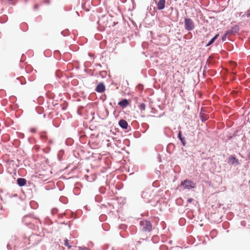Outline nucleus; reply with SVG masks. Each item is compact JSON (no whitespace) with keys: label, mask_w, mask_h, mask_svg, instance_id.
<instances>
[{"label":"nucleus","mask_w":250,"mask_h":250,"mask_svg":"<svg viewBox=\"0 0 250 250\" xmlns=\"http://www.w3.org/2000/svg\"><path fill=\"white\" fill-rule=\"evenodd\" d=\"M140 225L143 231L149 232L151 230L152 225L149 221L147 220L141 221Z\"/></svg>","instance_id":"obj_1"},{"label":"nucleus","mask_w":250,"mask_h":250,"mask_svg":"<svg viewBox=\"0 0 250 250\" xmlns=\"http://www.w3.org/2000/svg\"><path fill=\"white\" fill-rule=\"evenodd\" d=\"M185 29L188 31L192 30L194 28V25L192 20L189 18L185 19Z\"/></svg>","instance_id":"obj_2"},{"label":"nucleus","mask_w":250,"mask_h":250,"mask_svg":"<svg viewBox=\"0 0 250 250\" xmlns=\"http://www.w3.org/2000/svg\"><path fill=\"white\" fill-rule=\"evenodd\" d=\"M181 186H183L185 189H189L195 187V184L191 181L186 180L181 182Z\"/></svg>","instance_id":"obj_3"},{"label":"nucleus","mask_w":250,"mask_h":250,"mask_svg":"<svg viewBox=\"0 0 250 250\" xmlns=\"http://www.w3.org/2000/svg\"><path fill=\"white\" fill-rule=\"evenodd\" d=\"M228 162L231 165H234L235 166L240 164L238 160L233 156H231L229 158Z\"/></svg>","instance_id":"obj_4"},{"label":"nucleus","mask_w":250,"mask_h":250,"mask_svg":"<svg viewBox=\"0 0 250 250\" xmlns=\"http://www.w3.org/2000/svg\"><path fill=\"white\" fill-rule=\"evenodd\" d=\"M239 28L238 26L235 25L234 26L232 27L230 29L227 30L226 32H228V35L233 34L237 33L239 31Z\"/></svg>","instance_id":"obj_5"},{"label":"nucleus","mask_w":250,"mask_h":250,"mask_svg":"<svg viewBox=\"0 0 250 250\" xmlns=\"http://www.w3.org/2000/svg\"><path fill=\"white\" fill-rule=\"evenodd\" d=\"M165 0H159L157 4V9L160 10L164 9L165 6Z\"/></svg>","instance_id":"obj_6"},{"label":"nucleus","mask_w":250,"mask_h":250,"mask_svg":"<svg viewBox=\"0 0 250 250\" xmlns=\"http://www.w3.org/2000/svg\"><path fill=\"white\" fill-rule=\"evenodd\" d=\"M96 90L99 93L103 92L105 90V86L103 83H100L96 86Z\"/></svg>","instance_id":"obj_7"},{"label":"nucleus","mask_w":250,"mask_h":250,"mask_svg":"<svg viewBox=\"0 0 250 250\" xmlns=\"http://www.w3.org/2000/svg\"><path fill=\"white\" fill-rule=\"evenodd\" d=\"M119 125L121 127L124 129H126L128 126L127 122L124 120H121L119 122Z\"/></svg>","instance_id":"obj_8"},{"label":"nucleus","mask_w":250,"mask_h":250,"mask_svg":"<svg viewBox=\"0 0 250 250\" xmlns=\"http://www.w3.org/2000/svg\"><path fill=\"white\" fill-rule=\"evenodd\" d=\"M17 183L21 187L24 186L26 184V181L24 178H20L18 179Z\"/></svg>","instance_id":"obj_9"},{"label":"nucleus","mask_w":250,"mask_h":250,"mask_svg":"<svg viewBox=\"0 0 250 250\" xmlns=\"http://www.w3.org/2000/svg\"><path fill=\"white\" fill-rule=\"evenodd\" d=\"M128 104V103L127 100L126 99H124L119 103V105H120V106H121L123 107H125L127 106Z\"/></svg>","instance_id":"obj_10"},{"label":"nucleus","mask_w":250,"mask_h":250,"mask_svg":"<svg viewBox=\"0 0 250 250\" xmlns=\"http://www.w3.org/2000/svg\"><path fill=\"white\" fill-rule=\"evenodd\" d=\"M219 36V34H216L213 38H212L210 41L208 43V44L206 45L207 46H208L211 44H212L214 41L217 39L218 37Z\"/></svg>","instance_id":"obj_11"},{"label":"nucleus","mask_w":250,"mask_h":250,"mask_svg":"<svg viewBox=\"0 0 250 250\" xmlns=\"http://www.w3.org/2000/svg\"><path fill=\"white\" fill-rule=\"evenodd\" d=\"M200 117L202 122H205L208 119V115L200 113Z\"/></svg>","instance_id":"obj_12"},{"label":"nucleus","mask_w":250,"mask_h":250,"mask_svg":"<svg viewBox=\"0 0 250 250\" xmlns=\"http://www.w3.org/2000/svg\"><path fill=\"white\" fill-rule=\"evenodd\" d=\"M178 138H179V139L181 140V141L182 142V143L183 145L184 146H185V144H186V143H185V140H184V138H183V137H182V134H181V131H180V132H179V133H178Z\"/></svg>","instance_id":"obj_13"},{"label":"nucleus","mask_w":250,"mask_h":250,"mask_svg":"<svg viewBox=\"0 0 250 250\" xmlns=\"http://www.w3.org/2000/svg\"><path fill=\"white\" fill-rule=\"evenodd\" d=\"M145 108H146V105L145 104L142 103L141 104H140V105H139V109L141 110H142V111L145 110Z\"/></svg>","instance_id":"obj_14"},{"label":"nucleus","mask_w":250,"mask_h":250,"mask_svg":"<svg viewBox=\"0 0 250 250\" xmlns=\"http://www.w3.org/2000/svg\"><path fill=\"white\" fill-rule=\"evenodd\" d=\"M228 35V32H226L223 35V36L222 37V41L224 42L226 40V38L227 35Z\"/></svg>","instance_id":"obj_15"},{"label":"nucleus","mask_w":250,"mask_h":250,"mask_svg":"<svg viewBox=\"0 0 250 250\" xmlns=\"http://www.w3.org/2000/svg\"><path fill=\"white\" fill-rule=\"evenodd\" d=\"M64 245L66 247H68V249H70L71 247L70 245H69L67 239H65L64 240Z\"/></svg>","instance_id":"obj_16"},{"label":"nucleus","mask_w":250,"mask_h":250,"mask_svg":"<svg viewBox=\"0 0 250 250\" xmlns=\"http://www.w3.org/2000/svg\"><path fill=\"white\" fill-rule=\"evenodd\" d=\"M79 250H90L89 248L86 247H79Z\"/></svg>","instance_id":"obj_17"},{"label":"nucleus","mask_w":250,"mask_h":250,"mask_svg":"<svg viewBox=\"0 0 250 250\" xmlns=\"http://www.w3.org/2000/svg\"><path fill=\"white\" fill-rule=\"evenodd\" d=\"M192 200H193V199L192 198H189V199H188V201L189 203L191 202L192 201Z\"/></svg>","instance_id":"obj_18"},{"label":"nucleus","mask_w":250,"mask_h":250,"mask_svg":"<svg viewBox=\"0 0 250 250\" xmlns=\"http://www.w3.org/2000/svg\"><path fill=\"white\" fill-rule=\"evenodd\" d=\"M248 157L249 160H250V152H249Z\"/></svg>","instance_id":"obj_19"},{"label":"nucleus","mask_w":250,"mask_h":250,"mask_svg":"<svg viewBox=\"0 0 250 250\" xmlns=\"http://www.w3.org/2000/svg\"><path fill=\"white\" fill-rule=\"evenodd\" d=\"M247 17H250V12L247 15Z\"/></svg>","instance_id":"obj_20"}]
</instances>
